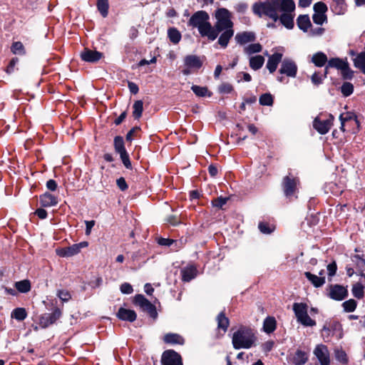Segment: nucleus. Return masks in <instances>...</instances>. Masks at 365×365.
Here are the masks:
<instances>
[{
  "instance_id": "f257e3e1",
  "label": "nucleus",
  "mask_w": 365,
  "mask_h": 365,
  "mask_svg": "<svg viewBox=\"0 0 365 365\" xmlns=\"http://www.w3.org/2000/svg\"><path fill=\"white\" fill-rule=\"evenodd\" d=\"M253 13L259 17L267 16L277 21L287 29L294 26L295 3L293 0H266L252 5Z\"/></svg>"
},
{
  "instance_id": "f03ea898",
  "label": "nucleus",
  "mask_w": 365,
  "mask_h": 365,
  "mask_svg": "<svg viewBox=\"0 0 365 365\" xmlns=\"http://www.w3.org/2000/svg\"><path fill=\"white\" fill-rule=\"evenodd\" d=\"M216 22L212 26L214 33L216 34V38L220 33L221 35L218 38V43L226 48L230 38L234 35L233 22L232 21V14L225 8H220L215 11Z\"/></svg>"
},
{
  "instance_id": "7ed1b4c3",
  "label": "nucleus",
  "mask_w": 365,
  "mask_h": 365,
  "mask_svg": "<svg viewBox=\"0 0 365 365\" xmlns=\"http://www.w3.org/2000/svg\"><path fill=\"white\" fill-rule=\"evenodd\" d=\"M210 16L205 11L195 12L187 22V25L192 28H197L202 37H207L210 41L216 39V34L214 33L212 26L209 21Z\"/></svg>"
},
{
  "instance_id": "20e7f679",
  "label": "nucleus",
  "mask_w": 365,
  "mask_h": 365,
  "mask_svg": "<svg viewBox=\"0 0 365 365\" xmlns=\"http://www.w3.org/2000/svg\"><path fill=\"white\" fill-rule=\"evenodd\" d=\"M257 336L253 329L241 327L233 333L232 343L235 349H250L255 344Z\"/></svg>"
},
{
  "instance_id": "39448f33",
  "label": "nucleus",
  "mask_w": 365,
  "mask_h": 365,
  "mask_svg": "<svg viewBox=\"0 0 365 365\" xmlns=\"http://www.w3.org/2000/svg\"><path fill=\"white\" fill-rule=\"evenodd\" d=\"M334 120V117L331 113H320L314 118L313 127L319 133L322 135L327 134L333 125Z\"/></svg>"
},
{
  "instance_id": "423d86ee",
  "label": "nucleus",
  "mask_w": 365,
  "mask_h": 365,
  "mask_svg": "<svg viewBox=\"0 0 365 365\" xmlns=\"http://www.w3.org/2000/svg\"><path fill=\"white\" fill-rule=\"evenodd\" d=\"M293 311L297 322L305 327H314L316 322L310 318L307 314V305L304 303L295 302L293 304Z\"/></svg>"
},
{
  "instance_id": "0eeeda50",
  "label": "nucleus",
  "mask_w": 365,
  "mask_h": 365,
  "mask_svg": "<svg viewBox=\"0 0 365 365\" xmlns=\"http://www.w3.org/2000/svg\"><path fill=\"white\" fill-rule=\"evenodd\" d=\"M134 303L139 306L143 311L146 312L153 319H155L158 317L155 306L143 294H136L134 297Z\"/></svg>"
},
{
  "instance_id": "6e6552de",
  "label": "nucleus",
  "mask_w": 365,
  "mask_h": 365,
  "mask_svg": "<svg viewBox=\"0 0 365 365\" xmlns=\"http://www.w3.org/2000/svg\"><path fill=\"white\" fill-rule=\"evenodd\" d=\"M162 365H182L180 355L174 350H166L161 357Z\"/></svg>"
},
{
  "instance_id": "1a4fd4ad",
  "label": "nucleus",
  "mask_w": 365,
  "mask_h": 365,
  "mask_svg": "<svg viewBox=\"0 0 365 365\" xmlns=\"http://www.w3.org/2000/svg\"><path fill=\"white\" fill-rule=\"evenodd\" d=\"M61 311L58 308H55L52 313H45L39 317V324L43 328H46L54 324L61 317Z\"/></svg>"
},
{
  "instance_id": "9d476101",
  "label": "nucleus",
  "mask_w": 365,
  "mask_h": 365,
  "mask_svg": "<svg viewBox=\"0 0 365 365\" xmlns=\"http://www.w3.org/2000/svg\"><path fill=\"white\" fill-rule=\"evenodd\" d=\"M297 66L296 63L290 58H284L282 61L279 72L288 77L295 78L297 73Z\"/></svg>"
},
{
  "instance_id": "9b49d317",
  "label": "nucleus",
  "mask_w": 365,
  "mask_h": 365,
  "mask_svg": "<svg viewBox=\"0 0 365 365\" xmlns=\"http://www.w3.org/2000/svg\"><path fill=\"white\" fill-rule=\"evenodd\" d=\"M297 183L298 180L295 178H290L289 176L284 178L282 187L287 197H292L294 195Z\"/></svg>"
},
{
  "instance_id": "f8f14e48",
  "label": "nucleus",
  "mask_w": 365,
  "mask_h": 365,
  "mask_svg": "<svg viewBox=\"0 0 365 365\" xmlns=\"http://www.w3.org/2000/svg\"><path fill=\"white\" fill-rule=\"evenodd\" d=\"M314 354L317 358L320 365H329V352L327 346L324 344L317 345L314 350Z\"/></svg>"
},
{
  "instance_id": "ddd939ff",
  "label": "nucleus",
  "mask_w": 365,
  "mask_h": 365,
  "mask_svg": "<svg viewBox=\"0 0 365 365\" xmlns=\"http://www.w3.org/2000/svg\"><path fill=\"white\" fill-rule=\"evenodd\" d=\"M103 57V53L97 51L85 48L81 53V58L83 61L96 63Z\"/></svg>"
},
{
  "instance_id": "4468645a",
  "label": "nucleus",
  "mask_w": 365,
  "mask_h": 365,
  "mask_svg": "<svg viewBox=\"0 0 365 365\" xmlns=\"http://www.w3.org/2000/svg\"><path fill=\"white\" fill-rule=\"evenodd\" d=\"M347 289L341 285L336 284L331 287L329 296L331 299L341 301L346 297Z\"/></svg>"
},
{
  "instance_id": "2eb2a0df",
  "label": "nucleus",
  "mask_w": 365,
  "mask_h": 365,
  "mask_svg": "<svg viewBox=\"0 0 365 365\" xmlns=\"http://www.w3.org/2000/svg\"><path fill=\"white\" fill-rule=\"evenodd\" d=\"M256 39V36L254 32L244 31L237 33L235 36V40L237 43L244 45L250 42H253Z\"/></svg>"
},
{
  "instance_id": "dca6fc26",
  "label": "nucleus",
  "mask_w": 365,
  "mask_h": 365,
  "mask_svg": "<svg viewBox=\"0 0 365 365\" xmlns=\"http://www.w3.org/2000/svg\"><path fill=\"white\" fill-rule=\"evenodd\" d=\"M282 53L278 52L269 56V58L267 63V68L271 73L276 71L279 63L282 61Z\"/></svg>"
},
{
  "instance_id": "f3484780",
  "label": "nucleus",
  "mask_w": 365,
  "mask_h": 365,
  "mask_svg": "<svg viewBox=\"0 0 365 365\" xmlns=\"http://www.w3.org/2000/svg\"><path fill=\"white\" fill-rule=\"evenodd\" d=\"M197 275V270L194 265H188L181 269L182 279L184 282H190Z\"/></svg>"
},
{
  "instance_id": "a211bd4d",
  "label": "nucleus",
  "mask_w": 365,
  "mask_h": 365,
  "mask_svg": "<svg viewBox=\"0 0 365 365\" xmlns=\"http://www.w3.org/2000/svg\"><path fill=\"white\" fill-rule=\"evenodd\" d=\"M117 317L123 321L133 322L136 319L137 314L133 310L120 307L117 312Z\"/></svg>"
},
{
  "instance_id": "6ab92c4d",
  "label": "nucleus",
  "mask_w": 365,
  "mask_h": 365,
  "mask_svg": "<svg viewBox=\"0 0 365 365\" xmlns=\"http://www.w3.org/2000/svg\"><path fill=\"white\" fill-rule=\"evenodd\" d=\"M184 63L186 67L196 69H199L202 65L200 58L195 55H188L185 56Z\"/></svg>"
},
{
  "instance_id": "aec40b11",
  "label": "nucleus",
  "mask_w": 365,
  "mask_h": 365,
  "mask_svg": "<svg viewBox=\"0 0 365 365\" xmlns=\"http://www.w3.org/2000/svg\"><path fill=\"white\" fill-rule=\"evenodd\" d=\"M40 202L43 207L55 206L58 203L57 198L49 192H46L40 197Z\"/></svg>"
},
{
  "instance_id": "412c9836",
  "label": "nucleus",
  "mask_w": 365,
  "mask_h": 365,
  "mask_svg": "<svg viewBox=\"0 0 365 365\" xmlns=\"http://www.w3.org/2000/svg\"><path fill=\"white\" fill-rule=\"evenodd\" d=\"M164 341L166 344L182 345L185 343L184 338L178 334L168 333L164 336Z\"/></svg>"
},
{
  "instance_id": "4be33fe9",
  "label": "nucleus",
  "mask_w": 365,
  "mask_h": 365,
  "mask_svg": "<svg viewBox=\"0 0 365 365\" xmlns=\"http://www.w3.org/2000/svg\"><path fill=\"white\" fill-rule=\"evenodd\" d=\"M304 275L314 287L319 288L325 284V277H319L309 272H305Z\"/></svg>"
},
{
  "instance_id": "5701e85b",
  "label": "nucleus",
  "mask_w": 365,
  "mask_h": 365,
  "mask_svg": "<svg viewBox=\"0 0 365 365\" xmlns=\"http://www.w3.org/2000/svg\"><path fill=\"white\" fill-rule=\"evenodd\" d=\"M297 24L299 29L304 32H307L312 26L309 16L307 14L299 15L297 19Z\"/></svg>"
},
{
  "instance_id": "b1692460",
  "label": "nucleus",
  "mask_w": 365,
  "mask_h": 365,
  "mask_svg": "<svg viewBox=\"0 0 365 365\" xmlns=\"http://www.w3.org/2000/svg\"><path fill=\"white\" fill-rule=\"evenodd\" d=\"M347 64V62L341 59V58H331L330 60L328 61V65L325 68V72H324V77L326 78L327 76V69L329 67H331V68H337L338 70H342L344 68V67Z\"/></svg>"
},
{
  "instance_id": "393cba45",
  "label": "nucleus",
  "mask_w": 365,
  "mask_h": 365,
  "mask_svg": "<svg viewBox=\"0 0 365 365\" xmlns=\"http://www.w3.org/2000/svg\"><path fill=\"white\" fill-rule=\"evenodd\" d=\"M331 9L336 15H342L346 11V5L344 0H336L331 5Z\"/></svg>"
},
{
  "instance_id": "a878e982",
  "label": "nucleus",
  "mask_w": 365,
  "mask_h": 365,
  "mask_svg": "<svg viewBox=\"0 0 365 365\" xmlns=\"http://www.w3.org/2000/svg\"><path fill=\"white\" fill-rule=\"evenodd\" d=\"M308 361V354L302 350H297L295 352L292 362L294 365H303Z\"/></svg>"
},
{
  "instance_id": "bb28decb",
  "label": "nucleus",
  "mask_w": 365,
  "mask_h": 365,
  "mask_svg": "<svg viewBox=\"0 0 365 365\" xmlns=\"http://www.w3.org/2000/svg\"><path fill=\"white\" fill-rule=\"evenodd\" d=\"M276 319L273 317H267L263 322V331L267 334L272 333L276 329Z\"/></svg>"
},
{
  "instance_id": "cd10ccee",
  "label": "nucleus",
  "mask_w": 365,
  "mask_h": 365,
  "mask_svg": "<svg viewBox=\"0 0 365 365\" xmlns=\"http://www.w3.org/2000/svg\"><path fill=\"white\" fill-rule=\"evenodd\" d=\"M264 63V58L261 55L252 56L250 58V66L255 71L261 68Z\"/></svg>"
},
{
  "instance_id": "c85d7f7f",
  "label": "nucleus",
  "mask_w": 365,
  "mask_h": 365,
  "mask_svg": "<svg viewBox=\"0 0 365 365\" xmlns=\"http://www.w3.org/2000/svg\"><path fill=\"white\" fill-rule=\"evenodd\" d=\"M312 62L316 66L322 67L327 62H328V60L326 54H324L323 52H317L313 55Z\"/></svg>"
},
{
  "instance_id": "c756f323",
  "label": "nucleus",
  "mask_w": 365,
  "mask_h": 365,
  "mask_svg": "<svg viewBox=\"0 0 365 365\" xmlns=\"http://www.w3.org/2000/svg\"><path fill=\"white\" fill-rule=\"evenodd\" d=\"M354 65L365 74V52L359 53L354 59Z\"/></svg>"
},
{
  "instance_id": "7c9ffc66",
  "label": "nucleus",
  "mask_w": 365,
  "mask_h": 365,
  "mask_svg": "<svg viewBox=\"0 0 365 365\" xmlns=\"http://www.w3.org/2000/svg\"><path fill=\"white\" fill-rule=\"evenodd\" d=\"M217 328L225 332L229 326V319L223 312H220L217 317Z\"/></svg>"
},
{
  "instance_id": "2f4dec72",
  "label": "nucleus",
  "mask_w": 365,
  "mask_h": 365,
  "mask_svg": "<svg viewBox=\"0 0 365 365\" xmlns=\"http://www.w3.org/2000/svg\"><path fill=\"white\" fill-rule=\"evenodd\" d=\"M191 90L193 91V93L199 97H205L208 96L210 97L212 96V93L210 92L207 87L205 86H200L193 85L191 87Z\"/></svg>"
},
{
  "instance_id": "473e14b6",
  "label": "nucleus",
  "mask_w": 365,
  "mask_h": 365,
  "mask_svg": "<svg viewBox=\"0 0 365 365\" xmlns=\"http://www.w3.org/2000/svg\"><path fill=\"white\" fill-rule=\"evenodd\" d=\"M168 35L170 41L175 44L179 43L181 39V34L175 28H170L168 31Z\"/></svg>"
},
{
  "instance_id": "72a5a7b5",
  "label": "nucleus",
  "mask_w": 365,
  "mask_h": 365,
  "mask_svg": "<svg viewBox=\"0 0 365 365\" xmlns=\"http://www.w3.org/2000/svg\"><path fill=\"white\" fill-rule=\"evenodd\" d=\"M351 261L356 265L357 269L360 273H363L365 271V259L361 257L359 255H356L351 257Z\"/></svg>"
},
{
  "instance_id": "f704fd0d",
  "label": "nucleus",
  "mask_w": 365,
  "mask_h": 365,
  "mask_svg": "<svg viewBox=\"0 0 365 365\" xmlns=\"http://www.w3.org/2000/svg\"><path fill=\"white\" fill-rule=\"evenodd\" d=\"M15 287L19 292L21 293H27L31 289V283L29 280L24 279L16 282Z\"/></svg>"
},
{
  "instance_id": "c9c22d12",
  "label": "nucleus",
  "mask_w": 365,
  "mask_h": 365,
  "mask_svg": "<svg viewBox=\"0 0 365 365\" xmlns=\"http://www.w3.org/2000/svg\"><path fill=\"white\" fill-rule=\"evenodd\" d=\"M133 115L134 118L138 119L141 117L143 110V103L142 101H136L133 106Z\"/></svg>"
},
{
  "instance_id": "e433bc0d",
  "label": "nucleus",
  "mask_w": 365,
  "mask_h": 365,
  "mask_svg": "<svg viewBox=\"0 0 365 365\" xmlns=\"http://www.w3.org/2000/svg\"><path fill=\"white\" fill-rule=\"evenodd\" d=\"M27 317L26 311L24 308H16L11 312V317L18 321H23Z\"/></svg>"
},
{
  "instance_id": "4c0bfd02",
  "label": "nucleus",
  "mask_w": 365,
  "mask_h": 365,
  "mask_svg": "<svg viewBox=\"0 0 365 365\" xmlns=\"http://www.w3.org/2000/svg\"><path fill=\"white\" fill-rule=\"evenodd\" d=\"M114 148L116 153L120 154L126 151L123 137L116 136L114 138Z\"/></svg>"
},
{
  "instance_id": "58836bf2",
  "label": "nucleus",
  "mask_w": 365,
  "mask_h": 365,
  "mask_svg": "<svg viewBox=\"0 0 365 365\" xmlns=\"http://www.w3.org/2000/svg\"><path fill=\"white\" fill-rule=\"evenodd\" d=\"M262 46L260 43H252L248 45L244 48V51L247 55H251L252 53H259L262 51Z\"/></svg>"
},
{
  "instance_id": "ea45409f",
  "label": "nucleus",
  "mask_w": 365,
  "mask_h": 365,
  "mask_svg": "<svg viewBox=\"0 0 365 365\" xmlns=\"http://www.w3.org/2000/svg\"><path fill=\"white\" fill-rule=\"evenodd\" d=\"M97 7L103 17H106L108 13V0H98Z\"/></svg>"
},
{
  "instance_id": "a19ab883",
  "label": "nucleus",
  "mask_w": 365,
  "mask_h": 365,
  "mask_svg": "<svg viewBox=\"0 0 365 365\" xmlns=\"http://www.w3.org/2000/svg\"><path fill=\"white\" fill-rule=\"evenodd\" d=\"M11 51L14 54L24 55L25 53L24 46L20 41L14 42L11 46Z\"/></svg>"
},
{
  "instance_id": "79ce46f5",
  "label": "nucleus",
  "mask_w": 365,
  "mask_h": 365,
  "mask_svg": "<svg viewBox=\"0 0 365 365\" xmlns=\"http://www.w3.org/2000/svg\"><path fill=\"white\" fill-rule=\"evenodd\" d=\"M341 92L344 96H349L354 92L353 84L349 82H344L341 87Z\"/></svg>"
},
{
  "instance_id": "37998d69",
  "label": "nucleus",
  "mask_w": 365,
  "mask_h": 365,
  "mask_svg": "<svg viewBox=\"0 0 365 365\" xmlns=\"http://www.w3.org/2000/svg\"><path fill=\"white\" fill-rule=\"evenodd\" d=\"M259 102L262 106H272L273 97L270 93H264L259 97Z\"/></svg>"
},
{
  "instance_id": "c03bdc74",
  "label": "nucleus",
  "mask_w": 365,
  "mask_h": 365,
  "mask_svg": "<svg viewBox=\"0 0 365 365\" xmlns=\"http://www.w3.org/2000/svg\"><path fill=\"white\" fill-rule=\"evenodd\" d=\"M356 116L354 114V113H346L344 115V114H341L339 115V120L341 121V127H340V129L342 130V131H344V124H345V122L348 121V120H351L352 119H354L356 120Z\"/></svg>"
},
{
  "instance_id": "a18cd8bd",
  "label": "nucleus",
  "mask_w": 365,
  "mask_h": 365,
  "mask_svg": "<svg viewBox=\"0 0 365 365\" xmlns=\"http://www.w3.org/2000/svg\"><path fill=\"white\" fill-rule=\"evenodd\" d=\"M335 358L338 361H339L342 364L346 365L348 363L346 354L342 349L335 350Z\"/></svg>"
},
{
  "instance_id": "49530a36",
  "label": "nucleus",
  "mask_w": 365,
  "mask_h": 365,
  "mask_svg": "<svg viewBox=\"0 0 365 365\" xmlns=\"http://www.w3.org/2000/svg\"><path fill=\"white\" fill-rule=\"evenodd\" d=\"M357 303L354 299H349L342 304L344 309L347 312H354L356 307Z\"/></svg>"
},
{
  "instance_id": "de8ad7c7",
  "label": "nucleus",
  "mask_w": 365,
  "mask_h": 365,
  "mask_svg": "<svg viewBox=\"0 0 365 365\" xmlns=\"http://www.w3.org/2000/svg\"><path fill=\"white\" fill-rule=\"evenodd\" d=\"M233 91V86L229 83H223L218 87V91L222 94H228Z\"/></svg>"
},
{
  "instance_id": "09e8293b",
  "label": "nucleus",
  "mask_w": 365,
  "mask_h": 365,
  "mask_svg": "<svg viewBox=\"0 0 365 365\" xmlns=\"http://www.w3.org/2000/svg\"><path fill=\"white\" fill-rule=\"evenodd\" d=\"M364 293L363 286L359 284L354 285L352 288V294L355 297L361 299L364 297Z\"/></svg>"
},
{
  "instance_id": "8fccbe9b",
  "label": "nucleus",
  "mask_w": 365,
  "mask_h": 365,
  "mask_svg": "<svg viewBox=\"0 0 365 365\" xmlns=\"http://www.w3.org/2000/svg\"><path fill=\"white\" fill-rule=\"evenodd\" d=\"M312 19L314 24L322 25L327 21V16L325 14L314 13Z\"/></svg>"
},
{
  "instance_id": "3c124183",
  "label": "nucleus",
  "mask_w": 365,
  "mask_h": 365,
  "mask_svg": "<svg viewBox=\"0 0 365 365\" xmlns=\"http://www.w3.org/2000/svg\"><path fill=\"white\" fill-rule=\"evenodd\" d=\"M228 200V197H218L212 200V205L217 208H222Z\"/></svg>"
},
{
  "instance_id": "603ef678",
  "label": "nucleus",
  "mask_w": 365,
  "mask_h": 365,
  "mask_svg": "<svg viewBox=\"0 0 365 365\" xmlns=\"http://www.w3.org/2000/svg\"><path fill=\"white\" fill-rule=\"evenodd\" d=\"M258 228L263 234H270L274 230L273 227H271L268 223L264 222L259 223Z\"/></svg>"
},
{
  "instance_id": "864d4df0",
  "label": "nucleus",
  "mask_w": 365,
  "mask_h": 365,
  "mask_svg": "<svg viewBox=\"0 0 365 365\" xmlns=\"http://www.w3.org/2000/svg\"><path fill=\"white\" fill-rule=\"evenodd\" d=\"M56 295L63 302H67L71 298V295L70 292L67 290L59 289L57 291Z\"/></svg>"
},
{
  "instance_id": "5fc2aeb1",
  "label": "nucleus",
  "mask_w": 365,
  "mask_h": 365,
  "mask_svg": "<svg viewBox=\"0 0 365 365\" xmlns=\"http://www.w3.org/2000/svg\"><path fill=\"white\" fill-rule=\"evenodd\" d=\"M313 9L314 13L325 14L327 11V6L324 3L319 1L314 4Z\"/></svg>"
},
{
  "instance_id": "6e6d98bb",
  "label": "nucleus",
  "mask_w": 365,
  "mask_h": 365,
  "mask_svg": "<svg viewBox=\"0 0 365 365\" xmlns=\"http://www.w3.org/2000/svg\"><path fill=\"white\" fill-rule=\"evenodd\" d=\"M341 75L343 78L344 79H351L354 76V72L350 69L349 66V63L344 67L342 70H341Z\"/></svg>"
},
{
  "instance_id": "4d7b16f0",
  "label": "nucleus",
  "mask_w": 365,
  "mask_h": 365,
  "mask_svg": "<svg viewBox=\"0 0 365 365\" xmlns=\"http://www.w3.org/2000/svg\"><path fill=\"white\" fill-rule=\"evenodd\" d=\"M119 155L124 166L128 169H131L132 165L127 151L122 153Z\"/></svg>"
},
{
  "instance_id": "13d9d810",
  "label": "nucleus",
  "mask_w": 365,
  "mask_h": 365,
  "mask_svg": "<svg viewBox=\"0 0 365 365\" xmlns=\"http://www.w3.org/2000/svg\"><path fill=\"white\" fill-rule=\"evenodd\" d=\"M140 131L139 127H134L131 130H129V132L126 135V140L128 141H132L133 138L137 135V134Z\"/></svg>"
},
{
  "instance_id": "bf43d9fd",
  "label": "nucleus",
  "mask_w": 365,
  "mask_h": 365,
  "mask_svg": "<svg viewBox=\"0 0 365 365\" xmlns=\"http://www.w3.org/2000/svg\"><path fill=\"white\" fill-rule=\"evenodd\" d=\"M120 291L123 294H129L133 292V289L129 283L125 282L120 285Z\"/></svg>"
},
{
  "instance_id": "052dcab7",
  "label": "nucleus",
  "mask_w": 365,
  "mask_h": 365,
  "mask_svg": "<svg viewBox=\"0 0 365 365\" xmlns=\"http://www.w3.org/2000/svg\"><path fill=\"white\" fill-rule=\"evenodd\" d=\"M248 8V6L246 3L240 2L235 5V9L236 11L239 13L244 14L246 12L247 9Z\"/></svg>"
},
{
  "instance_id": "680f3d73",
  "label": "nucleus",
  "mask_w": 365,
  "mask_h": 365,
  "mask_svg": "<svg viewBox=\"0 0 365 365\" xmlns=\"http://www.w3.org/2000/svg\"><path fill=\"white\" fill-rule=\"evenodd\" d=\"M18 62H19V59H18V58H13L10 61V62H9V65H8L7 68H6V72H7L8 73H12V72L14 71V67H15L16 64Z\"/></svg>"
},
{
  "instance_id": "e2e57ef3",
  "label": "nucleus",
  "mask_w": 365,
  "mask_h": 365,
  "mask_svg": "<svg viewBox=\"0 0 365 365\" xmlns=\"http://www.w3.org/2000/svg\"><path fill=\"white\" fill-rule=\"evenodd\" d=\"M116 183L119 189L122 191H124L128 188L127 182L123 178H118L116 180Z\"/></svg>"
},
{
  "instance_id": "0e129e2a",
  "label": "nucleus",
  "mask_w": 365,
  "mask_h": 365,
  "mask_svg": "<svg viewBox=\"0 0 365 365\" xmlns=\"http://www.w3.org/2000/svg\"><path fill=\"white\" fill-rule=\"evenodd\" d=\"M274 346L273 341H267L262 345V348L264 352L267 353L270 351Z\"/></svg>"
},
{
  "instance_id": "69168bd1",
  "label": "nucleus",
  "mask_w": 365,
  "mask_h": 365,
  "mask_svg": "<svg viewBox=\"0 0 365 365\" xmlns=\"http://www.w3.org/2000/svg\"><path fill=\"white\" fill-rule=\"evenodd\" d=\"M128 87L129 88L130 92L133 94H136L139 91V88L138 85L134 82L128 81Z\"/></svg>"
},
{
  "instance_id": "338daca9",
  "label": "nucleus",
  "mask_w": 365,
  "mask_h": 365,
  "mask_svg": "<svg viewBox=\"0 0 365 365\" xmlns=\"http://www.w3.org/2000/svg\"><path fill=\"white\" fill-rule=\"evenodd\" d=\"M67 249L71 257L80 252V250L77 244H73L71 246L67 247Z\"/></svg>"
},
{
  "instance_id": "774afa93",
  "label": "nucleus",
  "mask_w": 365,
  "mask_h": 365,
  "mask_svg": "<svg viewBox=\"0 0 365 365\" xmlns=\"http://www.w3.org/2000/svg\"><path fill=\"white\" fill-rule=\"evenodd\" d=\"M312 82L314 85H319L322 83V78L319 75L318 73L315 72L311 77Z\"/></svg>"
}]
</instances>
